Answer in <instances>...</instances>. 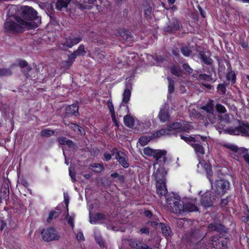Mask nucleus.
<instances>
[{
	"label": "nucleus",
	"mask_w": 249,
	"mask_h": 249,
	"mask_svg": "<svg viewBox=\"0 0 249 249\" xmlns=\"http://www.w3.org/2000/svg\"><path fill=\"white\" fill-rule=\"evenodd\" d=\"M6 10L7 18L4 23V28L8 31H21L24 29H32L34 27L32 20H41L36 11L28 6L9 5Z\"/></svg>",
	"instance_id": "nucleus-1"
},
{
	"label": "nucleus",
	"mask_w": 249,
	"mask_h": 249,
	"mask_svg": "<svg viewBox=\"0 0 249 249\" xmlns=\"http://www.w3.org/2000/svg\"><path fill=\"white\" fill-rule=\"evenodd\" d=\"M167 207L175 213H181L182 212H192L198 211L195 202L188 201L184 203L179 198L171 197L166 200Z\"/></svg>",
	"instance_id": "nucleus-2"
},
{
	"label": "nucleus",
	"mask_w": 249,
	"mask_h": 249,
	"mask_svg": "<svg viewBox=\"0 0 249 249\" xmlns=\"http://www.w3.org/2000/svg\"><path fill=\"white\" fill-rule=\"evenodd\" d=\"M180 138L193 147L198 156H202L204 154V149L201 144V142L205 141L206 137L198 135L194 137L180 135Z\"/></svg>",
	"instance_id": "nucleus-3"
},
{
	"label": "nucleus",
	"mask_w": 249,
	"mask_h": 249,
	"mask_svg": "<svg viewBox=\"0 0 249 249\" xmlns=\"http://www.w3.org/2000/svg\"><path fill=\"white\" fill-rule=\"evenodd\" d=\"M211 185L212 194L214 193L215 196L218 197L224 194L230 188L229 182L224 179L217 180L214 184L213 182Z\"/></svg>",
	"instance_id": "nucleus-4"
},
{
	"label": "nucleus",
	"mask_w": 249,
	"mask_h": 249,
	"mask_svg": "<svg viewBox=\"0 0 249 249\" xmlns=\"http://www.w3.org/2000/svg\"><path fill=\"white\" fill-rule=\"evenodd\" d=\"M42 234L43 239L47 242L58 240L60 238L58 232L52 227L44 229L42 232Z\"/></svg>",
	"instance_id": "nucleus-5"
},
{
	"label": "nucleus",
	"mask_w": 249,
	"mask_h": 249,
	"mask_svg": "<svg viewBox=\"0 0 249 249\" xmlns=\"http://www.w3.org/2000/svg\"><path fill=\"white\" fill-rule=\"evenodd\" d=\"M229 133L231 135L249 136V125L243 124L237 127L229 129Z\"/></svg>",
	"instance_id": "nucleus-6"
},
{
	"label": "nucleus",
	"mask_w": 249,
	"mask_h": 249,
	"mask_svg": "<svg viewBox=\"0 0 249 249\" xmlns=\"http://www.w3.org/2000/svg\"><path fill=\"white\" fill-rule=\"evenodd\" d=\"M212 192L207 191L201 196V203L202 205L205 207H211L212 206L213 200H215L218 197L215 196V194Z\"/></svg>",
	"instance_id": "nucleus-7"
},
{
	"label": "nucleus",
	"mask_w": 249,
	"mask_h": 249,
	"mask_svg": "<svg viewBox=\"0 0 249 249\" xmlns=\"http://www.w3.org/2000/svg\"><path fill=\"white\" fill-rule=\"evenodd\" d=\"M167 171L163 167L158 168L153 174V177L156 180L157 183L165 182V176Z\"/></svg>",
	"instance_id": "nucleus-8"
},
{
	"label": "nucleus",
	"mask_w": 249,
	"mask_h": 249,
	"mask_svg": "<svg viewBox=\"0 0 249 249\" xmlns=\"http://www.w3.org/2000/svg\"><path fill=\"white\" fill-rule=\"evenodd\" d=\"M143 153L148 156L153 157L157 159L163 158L164 159L165 152L163 151L154 150L149 147L144 148Z\"/></svg>",
	"instance_id": "nucleus-9"
},
{
	"label": "nucleus",
	"mask_w": 249,
	"mask_h": 249,
	"mask_svg": "<svg viewBox=\"0 0 249 249\" xmlns=\"http://www.w3.org/2000/svg\"><path fill=\"white\" fill-rule=\"evenodd\" d=\"M82 40L80 36L74 37L73 38H68L65 43L62 44V49L66 50L68 48H71L74 45L78 44Z\"/></svg>",
	"instance_id": "nucleus-10"
},
{
	"label": "nucleus",
	"mask_w": 249,
	"mask_h": 249,
	"mask_svg": "<svg viewBox=\"0 0 249 249\" xmlns=\"http://www.w3.org/2000/svg\"><path fill=\"white\" fill-rule=\"evenodd\" d=\"M86 53L84 46L81 45L79 46L78 49L71 54L69 57V60L71 61H73L78 56H83Z\"/></svg>",
	"instance_id": "nucleus-11"
},
{
	"label": "nucleus",
	"mask_w": 249,
	"mask_h": 249,
	"mask_svg": "<svg viewBox=\"0 0 249 249\" xmlns=\"http://www.w3.org/2000/svg\"><path fill=\"white\" fill-rule=\"evenodd\" d=\"M116 158L118 162L124 168H127L129 164L127 162V157L126 154L122 152H118L116 155Z\"/></svg>",
	"instance_id": "nucleus-12"
},
{
	"label": "nucleus",
	"mask_w": 249,
	"mask_h": 249,
	"mask_svg": "<svg viewBox=\"0 0 249 249\" xmlns=\"http://www.w3.org/2000/svg\"><path fill=\"white\" fill-rule=\"evenodd\" d=\"M157 192L160 196H165L167 193V189L164 183H159L156 184Z\"/></svg>",
	"instance_id": "nucleus-13"
},
{
	"label": "nucleus",
	"mask_w": 249,
	"mask_h": 249,
	"mask_svg": "<svg viewBox=\"0 0 249 249\" xmlns=\"http://www.w3.org/2000/svg\"><path fill=\"white\" fill-rule=\"evenodd\" d=\"M66 113L68 114L76 115L78 113V107L77 104H73L67 107Z\"/></svg>",
	"instance_id": "nucleus-14"
},
{
	"label": "nucleus",
	"mask_w": 249,
	"mask_h": 249,
	"mask_svg": "<svg viewBox=\"0 0 249 249\" xmlns=\"http://www.w3.org/2000/svg\"><path fill=\"white\" fill-rule=\"evenodd\" d=\"M173 134L172 132H170V130L168 129V127L166 129H161L159 131L155 132L153 134L154 137H160L162 136L168 135Z\"/></svg>",
	"instance_id": "nucleus-15"
},
{
	"label": "nucleus",
	"mask_w": 249,
	"mask_h": 249,
	"mask_svg": "<svg viewBox=\"0 0 249 249\" xmlns=\"http://www.w3.org/2000/svg\"><path fill=\"white\" fill-rule=\"evenodd\" d=\"M105 215L100 213H97L93 216H90V222L91 224H95L98 221L103 219Z\"/></svg>",
	"instance_id": "nucleus-16"
},
{
	"label": "nucleus",
	"mask_w": 249,
	"mask_h": 249,
	"mask_svg": "<svg viewBox=\"0 0 249 249\" xmlns=\"http://www.w3.org/2000/svg\"><path fill=\"white\" fill-rule=\"evenodd\" d=\"M224 146L226 148L238 154H240L241 153V151H244V148H239L236 145L230 143H226Z\"/></svg>",
	"instance_id": "nucleus-17"
},
{
	"label": "nucleus",
	"mask_w": 249,
	"mask_h": 249,
	"mask_svg": "<svg viewBox=\"0 0 249 249\" xmlns=\"http://www.w3.org/2000/svg\"><path fill=\"white\" fill-rule=\"evenodd\" d=\"M124 122L125 125L128 127H132L134 125V121L133 117L127 115L124 117Z\"/></svg>",
	"instance_id": "nucleus-18"
},
{
	"label": "nucleus",
	"mask_w": 249,
	"mask_h": 249,
	"mask_svg": "<svg viewBox=\"0 0 249 249\" xmlns=\"http://www.w3.org/2000/svg\"><path fill=\"white\" fill-rule=\"evenodd\" d=\"M71 0H57L56 3V7L57 9L61 10L63 7L67 6Z\"/></svg>",
	"instance_id": "nucleus-19"
},
{
	"label": "nucleus",
	"mask_w": 249,
	"mask_h": 249,
	"mask_svg": "<svg viewBox=\"0 0 249 249\" xmlns=\"http://www.w3.org/2000/svg\"><path fill=\"white\" fill-rule=\"evenodd\" d=\"M204 167L205 168V170L207 173V177L209 179L210 182L211 183L213 181V173L211 169V167L208 164H205Z\"/></svg>",
	"instance_id": "nucleus-20"
},
{
	"label": "nucleus",
	"mask_w": 249,
	"mask_h": 249,
	"mask_svg": "<svg viewBox=\"0 0 249 249\" xmlns=\"http://www.w3.org/2000/svg\"><path fill=\"white\" fill-rule=\"evenodd\" d=\"M202 109L205 110L210 115H213L214 111L213 106L211 101L210 103H208L206 106H204L203 107H202Z\"/></svg>",
	"instance_id": "nucleus-21"
},
{
	"label": "nucleus",
	"mask_w": 249,
	"mask_h": 249,
	"mask_svg": "<svg viewBox=\"0 0 249 249\" xmlns=\"http://www.w3.org/2000/svg\"><path fill=\"white\" fill-rule=\"evenodd\" d=\"M182 126V124L180 122H177L170 125H168L167 127L168 129L170 130V132H172L173 130H178L179 131L181 130Z\"/></svg>",
	"instance_id": "nucleus-22"
},
{
	"label": "nucleus",
	"mask_w": 249,
	"mask_h": 249,
	"mask_svg": "<svg viewBox=\"0 0 249 249\" xmlns=\"http://www.w3.org/2000/svg\"><path fill=\"white\" fill-rule=\"evenodd\" d=\"M143 244V243L135 240H131L129 243V245L133 249H142Z\"/></svg>",
	"instance_id": "nucleus-23"
},
{
	"label": "nucleus",
	"mask_w": 249,
	"mask_h": 249,
	"mask_svg": "<svg viewBox=\"0 0 249 249\" xmlns=\"http://www.w3.org/2000/svg\"><path fill=\"white\" fill-rule=\"evenodd\" d=\"M160 227L162 234L165 236H168L171 234V230L169 226H166L165 224L161 223Z\"/></svg>",
	"instance_id": "nucleus-24"
},
{
	"label": "nucleus",
	"mask_w": 249,
	"mask_h": 249,
	"mask_svg": "<svg viewBox=\"0 0 249 249\" xmlns=\"http://www.w3.org/2000/svg\"><path fill=\"white\" fill-rule=\"evenodd\" d=\"M58 140L60 144L67 145L69 147L73 145L72 142L71 140H67L65 137H59L58 138Z\"/></svg>",
	"instance_id": "nucleus-25"
},
{
	"label": "nucleus",
	"mask_w": 249,
	"mask_h": 249,
	"mask_svg": "<svg viewBox=\"0 0 249 249\" xmlns=\"http://www.w3.org/2000/svg\"><path fill=\"white\" fill-rule=\"evenodd\" d=\"M171 73L177 76H179L182 74V71L178 65L174 66L170 69Z\"/></svg>",
	"instance_id": "nucleus-26"
},
{
	"label": "nucleus",
	"mask_w": 249,
	"mask_h": 249,
	"mask_svg": "<svg viewBox=\"0 0 249 249\" xmlns=\"http://www.w3.org/2000/svg\"><path fill=\"white\" fill-rule=\"evenodd\" d=\"M131 96V92L129 89H126L123 94V98L122 102L123 103H127L130 99Z\"/></svg>",
	"instance_id": "nucleus-27"
},
{
	"label": "nucleus",
	"mask_w": 249,
	"mask_h": 249,
	"mask_svg": "<svg viewBox=\"0 0 249 249\" xmlns=\"http://www.w3.org/2000/svg\"><path fill=\"white\" fill-rule=\"evenodd\" d=\"M159 117L161 122H164L168 120L169 115L166 111L160 110L159 114Z\"/></svg>",
	"instance_id": "nucleus-28"
},
{
	"label": "nucleus",
	"mask_w": 249,
	"mask_h": 249,
	"mask_svg": "<svg viewBox=\"0 0 249 249\" xmlns=\"http://www.w3.org/2000/svg\"><path fill=\"white\" fill-rule=\"evenodd\" d=\"M91 170L96 173L101 172L103 169V166L102 164L99 163H93L91 165Z\"/></svg>",
	"instance_id": "nucleus-29"
},
{
	"label": "nucleus",
	"mask_w": 249,
	"mask_h": 249,
	"mask_svg": "<svg viewBox=\"0 0 249 249\" xmlns=\"http://www.w3.org/2000/svg\"><path fill=\"white\" fill-rule=\"evenodd\" d=\"M107 105L111 113V117L114 118H115V111L114 109V106L113 105L111 98L108 99L107 102Z\"/></svg>",
	"instance_id": "nucleus-30"
},
{
	"label": "nucleus",
	"mask_w": 249,
	"mask_h": 249,
	"mask_svg": "<svg viewBox=\"0 0 249 249\" xmlns=\"http://www.w3.org/2000/svg\"><path fill=\"white\" fill-rule=\"evenodd\" d=\"M200 58L206 64H210L212 63V59L210 58L204 53L200 52L199 53Z\"/></svg>",
	"instance_id": "nucleus-31"
},
{
	"label": "nucleus",
	"mask_w": 249,
	"mask_h": 249,
	"mask_svg": "<svg viewBox=\"0 0 249 249\" xmlns=\"http://www.w3.org/2000/svg\"><path fill=\"white\" fill-rule=\"evenodd\" d=\"M54 131L49 129H45L41 131V135L43 137H49L53 134Z\"/></svg>",
	"instance_id": "nucleus-32"
},
{
	"label": "nucleus",
	"mask_w": 249,
	"mask_h": 249,
	"mask_svg": "<svg viewBox=\"0 0 249 249\" xmlns=\"http://www.w3.org/2000/svg\"><path fill=\"white\" fill-rule=\"evenodd\" d=\"M150 138L147 137H142L139 140V142L142 146L146 145L150 140Z\"/></svg>",
	"instance_id": "nucleus-33"
},
{
	"label": "nucleus",
	"mask_w": 249,
	"mask_h": 249,
	"mask_svg": "<svg viewBox=\"0 0 249 249\" xmlns=\"http://www.w3.org/2000/svg\"><path fill=\"white\" fill-rule=\"evenodd\" d=\"M227 79L229 81H231L232 84H234L235 82V74L234 72L230 71L227 75Z\"/></svg>",
	"instance_id": "nucleus-34"
},
{
	"label": "nucleus",
	"mask_w": 249,
	"mask_h": 249,
	"mask_svg": "<svg viewBox=\"0 0 249 249\" xmlns=\"http://www.w3.org/2000/svg\"><path fill=\"white\" fill-rule=\"evenodd\" d=\"M94 57L99 60H102L104 58V55L99 50H96L93 53Z\"/></svg>",
	"instance_id": "nucleus-35"
},
{
	"label": "nucleus",
	"mask_w": 249,
	"mask_h": 249,
	"mask_svg": "<svg viewBox=\"0 0 249 249\" xmlns=\"http://www.w3.org/2000/svg\"><path fill=\"white\" fill-rule=\"evenodd\" d=\"M74 214H71V215L68 214L66 216V219L68 221V224L71 226L72 228L74 227Z\"/></svg>",
	"instance_id": "nucleus-36"
},
{
	"label": "nucleus",
	"mask_w": 249,
	"mask_h": 249,
	"mask_svg": "<svg viewBox=\"0 0 249 249\" xmlns=\"http://www.w3.org/2000/svg\"><path fill=\"white\" fill-rule=\"evenodd\" d=\"M222 225L219 224H211L209 225V229L211 230L219 231L221 229Z\"/></svg>",
	"instance_id": "nucleus-37"
},
{
	"label": "nucleus",
	"mask_w": 249,
	"mask_h": 249,
	"mask_svg": "<svg viewBox=\"0 0 249 249\" xmlns=\"http://www.w3.org/2000/svg\"><path fill=\"white\" fill-rule=\"evenodd\" d=\"M58 216V213L55 211H52L50 213L47 221L49 222L51 220L57 217Z\"/></svg>",
	"instance_id": "nucleus-38"
},
{
	"label": "nucleus",
	"mask_w": 249,
	"mask_h": 249,
	"mask_svg": "<svg viewBox=\"0 0 249 249\" xmlns=\"http://www.w3.org/2000/svg\"><path fill=\"white\" fill-rule=\"evenodd\" d=\"M216 108L218 112L222 113H224L227 111L225 107L219 104H216Z\"/></svg>",
	"instance_id": "nucleus-39"
},
{
	"label": "nucleus",
	"mask_w": 249,
	"mask_h": 249,
	"mask_svg": "<svg viewBox=\"0 0 249 249\" xmlns=\"http://www.w3.org/2000/svg\"><path fill=\"white\" fill-rule=\"evenodd\" d=\"M240 154L243 157L246 161L249 164V153L247 152V150L244 149V151H241V153Z\"/></svg>",
	"instance_id": "nucleus-40"
},
{
	"label": "nucleus",
	"mask_w": 249,
	"mask_h": 249,
	"mask_svg": "<svg viewBox=\"0 0 249 249\" xmlns=\"http://www.w3.org/2000/svg\"><path fill=\"white\" fill-rule=\"evenodd\" d=\"M11 74V71L8 69H0V76H5Z\"/></svg>",
	"instance_id": "nucleus-41"
},
{
	"label": "nucleus",
	"mask_w": 249,
	"mask_h": 249,
	"mask_svg": "<svg viewBox=\"0 0 249 249\" xmlns=\"http://www.w3.org/2000/svg\"><path fill=\"white\" fill-rule=\"evenodd\" d=\"M95 238L96 242L101 247L104 246L103 240L100 236L95 235Z\"/></svg>",
	"instance_id": "nucleus-42"
},
{
	"label": "nucleus",
	"mask_w": 249,
	"mask_h": 249,
	"mask_svg": "<svg viewBox=\"0 0 249 249\" xmlns=\"http://www.w3.org/2000/svg\"><path fill=\"white\" fill-rule=\"evenodd\" d=\"M181 53L185 56H188L190 55L191 51L187 47H182L181 48Z\"/></svg>",
	"instance_id": "nucleus-43"
},
{
	"label": "nucleus",
	"mask_w": 249,
	"mask_h": 249,
	"mask_svg": "<svg viewBox=\"0 0 249 249\" xmlns=\"http://www.w3.org/2000/svg\"><path fill=\"white\" fill-rule=\"evenodd\" d=\"M217 89L219 90L221 94H224L226 92V87L223 84H219L217 86Z\"/></svg>",
	"instance_id": "nucleus-44"
},
{
	"label": "nucleus",
	"mask_w": 249,
	"mask_h": 249,
	"mask_svg": "<svg viewBox=\"0 0 249 249\" xmlns=\"http://www.w3.org/2000/svg\"><path fill=\"white\" fill-rule=\"evenodd\" d=\"M179 27V24L178 21L176 20L173 22V25H170V30L171 31H175L177 30Z\"/></svg>",
	"instance_id": "nucleus-45"
},
{
	"label": "nucleus",
	"mask_w": 249,
	"mask_h": 249,
	"mask_svg": "<svg viewBox=\"0 0 249 249\" xmlns=\"http://www.w3.org/2000/svg\"><path fill=\"white\" fill-rule=\"evenodd\" d=\"M152 8L151 7H147L145 9H144V14L146 17H149L152 13Z\"/></svg>",
	"instance_id": "nucleus-46"
},
{
	"label": "nucleus",
	"mask_w": 249,
	"mask_h": 249,
	"mask_svg": "<svg viewBox=\"0 0 249 249\" xmlns=\"http://www.w3.org/2000/svg\"><path fill=\"white\" fill-rule=\"evenodd\" d=\"M183 69L188 73H191L192 72V69L190 67V66L187 64H184L183 65Z\"/></svg>",
	"instance_id": "nucleus-47"
},
{
	"label": "nucleus",
	"mask_w": 249,
	"mask_h": 249,
	"mask_svg": "<svg viewBox=\"0 0 249 249\" xmlns=\"http://www.w3.org/2000/svg\"><path fill=\"white\" fill-rule=\"evenodd\" d=\"M76 238L79 241L84 240V237L82 231H79L76 234Z\"/></svg>",
	"instance_id": "nucleus-48"
},
{
	"label": "nucleus",
	"mask_w": 249,
	"mask_h": 249,
	"mask_svg": "<svg viewBox=\"0 0 249 249\" xmlns=\"http://www.w3.org/2000/svg\"><path fill=\"white\" fill-rule=\"evenodd\" d=\"M68 125L70 128L73 129L75 132H77V129L79 128V125L74 124H69Z\"/></svg>",
	"instance_id": "nucleus-49"
},
{
	"label": "nucleus",
	"mask_w": 249,
	"mask_h": 249,
	"mask_svg": "<svg viewBox=\"0 0 249 249\" xmlns=\"http://www.w3.org/2000/svg\"><path fill=\"white\" fill-rule=\"evenodd\" d=\"M69 175L71 178L72 181L75 182L76 181L75 173L73 172L71 169H69Z\"/></svg>",
	"instance_id": "nucleus-50"
},
{
	"label": "nucleus",
	"mask_w": 249,
	"mask_h": 249,
	"mask_svg": "<svg viewBox=\"0 0 249 249\" xmlns=\"http://www.w3.org/2000/svg\"><path fill=\"white\" fill-rule=\"evenodd\" d=\"M19 65L21 68H24L27 66V63L24 60H21L19 62Z\"/></svg>",
	"instance_id": "nucleus-51"
},
{
	"label": "nucleus",
	"mask_w": 249,
	"mask_h": 249,
	"mask_svg": "<svg viewBox=\"0 0 249 249\" xmlns=\"http://www.w3.org/2000/svg\"><path fill=\"white\" fill-rule=\"evenodd\" d=\"M168 80H169L168 90L170 93H171L174 90V86L173 85H172L171 82L169 80V78H168Z\"/></svg>",
	"instance_id": "nucleus-52"
},
{
	"label": "nucleus",
	"mask_w": 249,
	"mask_h": 249,
	"mask_svg": "<svg viewBox=\"0 0 249 249\" xmlns=\"http://www.w3.org/2000/svg\"><path fill=\"white\" fill-rule=\"evenodd\" d=\"M96 0H80V2H84L85 3L92 4Z\"/></svg>",
	"instance_id": "nucleus-53"
},
{
	"label": "nucleus",
	"mask_w": 249,
	"mask_h": 249,
	"mask_svg": "<svg viewBox=\"0 0 249 249\" xmlns=\"http://www.w3.org/2000/svg\"><path fill=\"white\" fill-rule=\"evenodd\" d=\"M119 34L120 36H122L124 39H127V35L125 32H120Z\"/></svg>",
	"instance_id": "nucleus-54"
},
{
	"label": "nucleus",
	"mask_w": 249,
	"mask_h": 249,
	"mask_svg": "<svg viewBox=\"0 0 249 249\" xmlns=\"http://www.w3.org/2000/svg\"><path fill=\"white\" fill-rule=\"evenodd\" d=\"M140 231L141 233L148 234V233H149V230L146 228H142V229H141Z\"/></svg>",
	"instance_id": "nucleus-55"
},
{
	"label": "nucleus",
	"mask_w": 249,
	"mask_h": 249,
	"mask_svg": "<svg viewBox=\"0 0 249 249\" xmlns=\"http://www.w3.org/2000/svg\"><path fill=\"white\" fill-rule=\"evenodd\" d=\"M228 202V200L227 199H223L221 200V205L222 207L225 206Z\"/></svg>",
	"instance_id": "nucleus-56"
},
{
	"label": "nucleus",
	"mask_w": 249,
	"mask_h": 249,
	"mask_svg": "<svg viewBox=\"0 0 249 249\" xmlns=\"http://www.w3.org/2000/svg\"><path fill=\"white\" fill-rule=\"evenodd\" d=\"M104 157H105L106 160L107 161L110 160L111 158V155L109 153H105Z\"/></svg>",
	"instance_id": "nucleus-57"
},
{
	"label": "nucleus",
	"mask_w": 249,
	"mask_h": 249,
	"mask_svg": "<svg viewBox=\"0 0 249 249\" xmlns=\"http://www.w3.org/2000/svg\"><path fill=\"white\" fill-rule=\"evenodd\" d=\"M144 214L146 216L150 217L152 215V213L149 211H146L144 212Z\"/></svg>",
	"instance_id": "nucleus-58"
},
{
	"label": "nucleus",
	"mask_w": 249,
	"mask_h": 249,
	"mask_svg": "<svg viewBox=\"0 0 249 249\" xmlns=\"http://www.w3.org/2000/svg\"><path fill=\"white\" fill-rule=\"evenodd\" d=\"M77 132H79L82 134L85 133L84 129L80 126H79V128H78Z\"/></svg>",
	"instance_id": "nucleus-59"
},
{
	"label": "nucleus",
	"mask_w": 249,
	"mask_h": 249,
	"mask_svg": "<svg viewBox=\"0 0 249 249\" xmlns=\"http://www.w3.org/2000/svg\"><path fill=\"white\" fill-rule=\"evenodd\" d=\"M64 201H65V203L66 206L68 207V204H69V199L67 197V196H65V194H64Z\"/></svg>",
	"instance_id": "nucleus-60"
},
{
	"label": "nucleus",
	"mask_w": 249,
	"mask_h": 249,
	"mask_svg": "<svg viewBox=\"0 0 249 249\" xmlns=\"http://www.w3.org/2000/svg\"><path fill=\"white\" fill-rule=\"evenodd\" d=\"M111 176L113 178H116L118 176V174L117 173H114L111 175Z\"/></svg>",
	"instance_id": "nucleus-61"
},
{
	"label": "nucleus",
	"mask_w": 249,
	"mask_h": 249,
	"mask_svg": "<svg viewBox=\"0 0 249 249\" xmlns=\"http://www.w3.org/2000/svg\"><path fill=\"white\" fill-rule=\"evenodd\" d=\"M176 0H168V3L173 4L175 2Z\"/></svg>",
	"instance_id": "nucleus-62"
},
{
	"label": "nucleus",
	"mask_w": 249,
	"mask_h": 249,
	"mask_svg": "<svg viewBox=\"0 0 249 249\" xmlns=\"http://www.w3.org/2000/svg\"><path fill=\"white\" fill-rule=\"evenodd\" d=\"M226 122H228L229 121V116L227 115H225V118L224 119Z\"/></svg>",
	"instance_id": "nucleus-63"
},
{
	"label": "nucleus",
	"mask_w": 249,
	"mask_h": 249,
	"mask_svg": "<svg viewBox=\"0 0 249 249\" xmlns=\"http://www.w3.org/2000/svg\"><path fill=\"white\" fill-rule=\"evenodd\" d=\"M90 176L89 175V174H85L84 175V177L87 178V179H88L90 178Z\"/></svg>",
	"instance_id": "nucleus-64"
}]
</instances>
